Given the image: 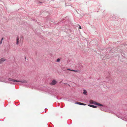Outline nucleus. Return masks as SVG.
Masks as SVG:
<instances>
[{
  "label": "nucleus",
  "mask_w": 127,
  "mask_h": 127,
  "mask_svg": "<svg viewBox=\"0 0 127 127\" xmlns=\"http://www.w3.org/2000/svg\"><path fill=\"white\" fill-rule=\"evenodd\" d=\"M67 85H68V86H70V85L69 84H67Z\"/></svg>",
  "instance_id": "a211bd4d"
},
{
  "label": "nucleus",
  "mask_w": 127,
  "mask_h": 127,
  "mask_svg": "<svg viewBox=\"0 0 127 127\" xmlns=\"http://www.w3.org/2000/svg\"><path fill=\"white\" fill-rule=\"evenodd\" d=\"M90 103L91 104H94L96 105V102L92 100H90L89 101Z\"/></svg>",
  "instance_id": "7ed1b4c3"
},
{
  "label": "nucleus",
  "mask_w": 127,
  "mask_h": 127,
  "mask_svg": "<svg viewBox=\"0 0 127 127\" xmlns=\"http://www.w3.org/2000/svg\"><path fill=\"white\" fill-rule=\"evenodd\" d=\"M79 28L80 29H81V26H79Z\"/></svg>",
  "instance_id": "dca6fc26"
},
{
  "label": "nucleus",
  "mask_w": 127,
  "mask_h": 127,
  "mask_svg": "<svg viewBox=\"0 0 127 127\" xmlns=\"http://www.w3.org/2000/svg\"><path fill=\"white\" fill-rule=\"evenodd\" d=\"M87 91L85 90H83V94H84L85 95H87Z\"/></svg>",
  "instance_id": "6e6552de"
},
{
  "label": "nucleus",
  "mask_w": 127,
  "mask_h": 127,
  "mask_svg": "<svg viewBox=\"0 0 127 127\" xmlns=\"http://www.w3.org/2000/svg\"><path fill=\"white\" fill-rule=\"evenodd\" d=\"M92 107L94 108H96L97 107V106L93 105H92Z\"/></svg>",
  "instance_id": "9d476101"
},
{
  "label": "nucleus",
  "mask_w": 127,
  "mask_h": 127,
  "mask_svg": "<svg viewBox=\"0 0 127 127\" xmlns=\"http://www.w3.org/2000/svg\"><path fill=\"white\" fill-rule=\"evenodd\" d=\"M63 70L64 71H65L64 70V69H63Z\"/></svg>",
  "instance_id": "6ab92c4d"
},
{
  "label": "nucleus",
  "mask_w": 127,
  "mask_h": 127,
  "mask_svg": "<svg viewBox=\"0 0 127 127\" xmlns=\"http://www.w3.org/2000/svg\"><path fill=\"white\" fill-rule=\"evenodd\" d=\"M2 41L1 40L0 42V44H1L2 43Z\"/></svg>",
  "instance_id": "f8f14e48"
},
{
  "label": "nucleus",
  "mask_w": 127,
  "mask_h": 127,
  "mask_svg": "<svg viewBox=\"0 0 127 127\" xmlns=\"http://www.w3.org/2000/svg\"><path fill=\"white\" fill-rule=\"evenodd\" d=\"M9 80L10 81H12L14 82H20L21 83H26L27 82V81L26 80H23V81H17L14 79H9Z\"/></svg>",
  "instance_id": "f257e3e1"
},
{
  "label": "nucleus",
  "mask_w": 127,
  "mask_h": 127,
  "mask_svg": "<svg viewBox=\"0 0 127 127\" xmlns=\"http://www.w3.org/2000/svg\"><path fill=\"white\" fill-rule=\"evenodd\" d=\"M19 37L18 36H17L16 38V44L18 45L19 43Z\"/></svg>",
  "instance_id": "39448f33"
},
{
  "label": "nucleus",
  "mask_w": 127,
  "mask_h": 127,
  "mask_svg": "<svg viewBox=\"0 0 127 127\" xmlns=\"http://www.w3.org/2000/svg\"><path fill=\"white\" fill-rule=\"evenodd\" d=\"M6 60V59L3 58L0 59V64H1Z\"/></svg>",
  "instance_id": "20e7f679"
},
{
  "label": "nucleus",
  "mask_w": 127,
  "mask_h": 127,
  "mask_svg": "<svg viewBox=\"0 0 127 127\" xmlns=\"http://www.w3.org/2000/svg\"><path fill=\"white\" fill-rule=\"evenodd\" d=\"M57 83V82L55 80H52L51 83H50V85H54L56 84Z\"/></svg>",
  "instance_id": "f03ea898"
},
{
  "label": "nucleus",
  "mask_w": 127,
  "mask_h": 127,
  "mask_svg": "<svg viewBox=\"0 0 127 127\" xmlns=\"http://www.w3.org/2000/svg\"><path fill=\"white\" fill-rule=\"evenodd\" d=\"M81 105H86V104H84V103H81Z\"/></svg>",
  "instance_id": "9b49d317"
},
{
  "label": "nucleus",
  "mask_w": 127,
  "mask_h": 127,
  "mask_svg": "<svg viewBox=\"0 0 127 127\" xmlns=\"http://www.w3.org/2000/svg\"><path fill=\"white\" fill-rule=\"evenodd\" d=\"M67 70H69V71H73L74 72H78L79 71H79V70H71V69H67Z\"/></svg>",
  "instance_id": "423d86ee"
},
{
  "label": "nucleus",
  "mask_w": 127,
  "mask_h": 127,
  "mask_svg": "<svg viewBox=\"0 0 127 127\" xmlns=\"http://www.w3.org/2000/svg\"><path fill=\"white\" fill-rule=\"evenodd\" d=\"M81 103H81V102H79V103H78V104H79V105H81Z\"/></svg>",
  "instance_id": "4468645a"
},
{
  "label": "nucleus",
  "mask_w": 127,
  "mask_h": 127,
  "mask_svg": "<svg viewBox=\"0 0 127 127\" xmlns=\"http://www.w3.org/2000/svg\"><path fill=\"white\" fill-rule=\"evenodd\" d=\"M96 105H97L101 106H103V105L102 104L97 102H96Z\"/></svg>",
  "instance_id": "0eeeda50"
},
{
  "label": "nucleus",
  "mask_w": 127,
  "mask_h": 127,
  "mask_svg": "<svg viewBox=\"0 0 127 127\" xmlns=\"http://www.w3.org/2000/svg\"><path fill=\"white\" fill-rule=\"evenodd\" d=\"M88 106H90V107H92V105H90V104H89V105H88Z\"/></svg>",
  "instance_id": "ddd939ff"
},
{
  "label": "nucleus",
  "mask_w": 127,
  "mask_h": 127,
  "mask_svg": "<svg viewBox=\"0 0 127 127\" xmlns=\"http://www.w3.org/2000/svg\"><path fill=\"white\" fill-rule=\"evenodd\" d=\"M78 102H76L75 103L77 104H78Z\"/></svg>",
  "instance_id": "2eb2a0df"
},
{
  "label": "nucleus",
  "mask_w": 127,
  "mask_h": 127,
  "mask_svg": "<svg viewBox=\"0 0 127 127\" xmlns=\"http://www.w3.org/2000/svg\"><path fill=\"white\" fill-rule=\"evenodd\" d=\"M60 61V59L59 58H58L57 59V62H59Z\"/></svg>",
  "instance_id": "1a4fd4ad"
},
{
  "label": "nucleus",
  "mask_w": 127,
  "mask_h": 127,
  "mask_svg": "<svg viewBox=\"0 0 127 127\" xmlns=\"http://www.w3.org/2000/svg\"><path fill=\"white\" fill-rule=\"evenodd\" d=\"M3 38H2L1 39V40H2V41L3 40Z\"/></svg>",
  "instance_id": "f3484780"
}]
</instances>
